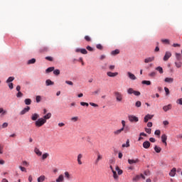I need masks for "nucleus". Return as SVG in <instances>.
Returning a JSON list of instances; mask_svg holds the SVG:
<instances>
[{
  "label": "nucleus",
  "instance_id": "obj_1",
  "mask_svg": "<svg viewBox=\"0 0 182 182\" xmlns=\"http://www.w3.org/2000/svg\"><path fill=\"white\" fill-rule=\"evenodd\" d=\"M114 96L116 99V102H117L118 103H122L123 102L124 97L122 92L119 91H115L114 92Z\"/></svg>",
  "mask_w": 182,
  "mask_h": 182
},
{
  "label": "nucleus",
  "instance_id": "obj_2",
  "mask_svg": "<svg viewBox=\"0 0 182 182\" xmlns=\"http://www.w3.org/2000/svg\"><path fill=\"white\" fill-rule=\"evenodd\" d=\"M45 123H46V120L45 119L39 118L35 122V126L36 127H42Z\"/></svg>",
  "mask_w": 182,
  "mask_h": 182
},
{
  "label": "nucleus",
  "instance_id": "obj_3",
  "mask_svg": "<svg viewBox=\"0 0 182 182\" xmlns=\"http://www.w3.org/2000/svg\"><path fill=\"white\" fill-rule=\"evenodd\" d=\"M128 119L131 122H135L136 123V122H139V118L134 115H129Z\"/></svg>",
  "mask_w": 182,
  "mask_h": 182
},
{
  "label": "nucleus",
  "instance_id": "obj_4",
  "mask_svg": "<svg viewBox=\"0 0 182 182\" xmlns=\"http://www.w3.org/2000/svg\"><path fill=\"white\" fill-rule=\"evenodd\" d=\"M170 58H171V52L166 51L165 53V55L164 56V62H167V60H168V59H170Z\"/></svg>",
  "mask_w": 182,
  "mask_h": 182
},
{
  "label": "nucleus",
  "instance_id": "obj_5",
  "mask_svg": "<svg viewBox=\"0 0 182 182\" xmlns=\"http://www.w3.org/2000/svg\"><path fill=\"white\" fill-rule=\"evenodd\" d=\"M97 159L95 160V164H99V161H100V160H102L103 159V156L102 154H100V152H97Z\"/></svg>",
  "mask_w": 182,
  "mask_h": 182
},
{
  "label": "nucleus",
  "instance_id": "obj_6",
  "mask_svg": "<svg viewBox=\"0 0 182 182\" xmlns=\"http://www.w3.org/2000/svg\"><path fill=\"white\" fill-rule=\"evenodd\" d=\"M127 75L128 76V77L131 80H136V79H137V77H136V75H134V74L130 73V72H127Z\"/></svg>",
  "mask_w": 182,
  "mask_h": 182
},
{
  "label": "nucleus",
  "instance_id": "obj_7",
  "mask_svg": "<svg viewBox=\"0 0 182 182\" xmlns=\"http://www.w3.org/2000/svg\"><path fill=\"white\" fill-rule=\"evenodd\" d=\"M161 139L162 143H164L165 146H167V135H166V134H162Z\"/></svg>",
  "mask_w": 182,
  "mask_h": 182
},
{
  "label": "nucleus",
  "instance_id": "obj_8",
  "mask_svg": "<svg viewBox=\"0 0 182 182\" xmlns=\"http://www.w3.org/2000/svg\"><path fill=\"white\" fill-rule=\"evenodd\" d=\"M82 159H83V154H79L77 155V164H78L80 166H82Z\"/></svg>",
  "mask_w": 182,
  "mask_h": 182
},
{
  "label": "nucleus",
  "instance_id": "obj_9",
  "mask_svg": "<svg viewBox=\"0 0 182 182\" xmlns=\"http://www.w3.org/2000/svg\"><path fill=\"white\" fill-rule=\"evenodd\" d=\"M31 110V107L27 106L26 108H24L23 110L21 111L20 114L22 116L25 114L26 113H28Z\"/></svg>",
  "mask_w": 182,
  "mask_h": 182
},
{
  "label": "nucleus",
  "instance_id": "obj_10",
  "mask_svg": "<svg viewBox=\"0 0 182 182\" xmlns=\"http://www.w3.org/2000/svg\"><path fill=\"white\" fill-rule=\"evenodd\" d=\"M173 106L171 105V104H168V105H165L163 107V110L164 112H168V110H171Z\"/></svg>",
  "mask_w": 182,
  "mask_h": 182
},
{
  "label": "nucleus",
  "instance_id": "obj_11",
  "mask_svg": "<svg viewBox=\"0 0 182 182\" xmlns=\"http://www.w3.org/2000/svg\"><path fill=\"white\" fill-rule=\"evenodd\" d=\"M154 115H151L150 114H148L145 116L144 117V122L147 123V122H149V120H151V119H153Z\"/></svg>",
  "mask_w": 182,
  "mask_h": 182
},
{
  "label": "nucleus",
  "instance_id": "obj_12",
  "mask_svg": "<svg viewBox=\"0 0 182 182\" xmlns=\"http://www.w3.org/2000/svg\"><path fill=\"white\" fill-rule=\"evenodd\" d=\"M38 119H39L38 114H36V113L32 114L31 120H33V122H36Z\"/></svg>",
  "mask_w": 182,
  "mask_h": 182
},
{
  "label": "nucleus",
  "instance_id": "obj_13",
  "mask_svg": "<svg viewBox=\"0 0 182 182\" xmlns=\"http://www.w3.org/2000/svg\"><path fill=\"white\" fill-rule=\"evenodd\" d=\"M139 161H140V160H139V159H128L129 164H137V163H139Z\"/></svg>",
  "mask_w": 182,
  "mask_h": 182
},
{
  "label": "nucleus",
  "instance_id": "obj_14",
  "mask_svg": "<svg viewBox=\"0 0 182 182\" xmlns=\"http://www.w3.org/2000/svg\"><path fill=\"white\" fill-rule=\"evenodd\" d=\"M177 171V168H173L171 171L169 172V176L171 177H174V176H176V173Z\"/></svg>",
  "mask_w": 182,
  "mask_h": 182
},
{
  "label": "nucleus",
  "instance_id": "obj_15",
  "mask_svg": "<svg viewBox=\"0 0 182 182\" xmlns=\"http://www.w3.org/2000/svg\"><path fill=\"white\" fill-rule=\"evenodd\" d=\"M107 76L109 77H115V76H117L119 75V73H112V72H107Z\"/></svg>",
  "mask_w": 182,
  "mask_h": 182
},
{
  "label": "nucleus",
  "instance_id": "obj_16",
  "mask_svg": "<svg viewBox=\"0 0 182 182\" xmlns=\"http://www.w3.org/2000/svg\"><path fill=\"white\" fill-rule=\"evenodd\" d=\"M144 149H149L151 146V144H150V141H144L142 144Z\"/></svg>",
  "mask_w": 182,
  "mask_h": 182
},
{
  "label": "nucleus",
  "instance_id": "obj_17",
  "mask_svg": "<svg viewBox=\"0 0 182 182\" xmlns=\"http://www.w3.org/2000/svg\"><path fill=\"white\" fill-rule=\"evenodd\" d=\"M164 82H166V83H173V82H174V78L166 77V78H165Z\"/></svg>",
  "mask_w": 182,
  "mask_h": 182
},
{
  "label": "nucleus",
  "instance_id": "obj_18",
  "mask_svg": "<svg viewBox=\"0 0 182 182\" xmlns=\"http://www.w3.org/2000/svg\"><path fill=\"white\" fill-rule=\"evenodd\" d=\"M154 60V57H149L144 60L145 63H150V62H153Z\"/></svg>",
  "mask_w": 182,
  "mask_h": 182
},
{
  "label": "nucleus",
  "instance_id": "obj_19",
  "mask_svg": "<svg viewBox=\"0 0 182 182\" xmlns=\"http://www.w3.org/2000/svg\"><path fill=\"white\" fill-rule=\"evenodd\" d=\"M122 132H123V129L122 128H121L119 129H117V130H115L114 132V136H119V134H122Z\"/></svg>",
  "mask_w": 182,
  "mask_h": 182
},
{
  "label": "nucleus",
  "instance_id": "obj_20",
  "mask_svg": "<svg viewBox=\"0 0 182 182\" xmlns=\"http://www.w3.org/2000/svg\"><path fill=\"white\" fill-rule=\"evenodd\" d=\"M52 117V114L50 112L48 113L47 114L44 115L42 119H45L46 120H49Z\"/></svg>",
  "mask_w": 182,
  "mask_h": 182
},
{
  "label": "nucleus",
  "instance_id": "obj_21",
  "mask_svg": "<svg viewBox=\"0 0 182 182\" xmlns=\"http://www.w3.org/2000/svg\"><path fill=\"white\" fill-rule=\"evenodd\" d=\"M46 86H52V85H55V82H53L50 80H46Z\"/></svg>",
  "mask_w": 182,
  "mask_h": 182
},
{
  "label": "nucleus",
  "instance_id": "obj_22",
  "mask_svg": "<svg viewBox=\"0 0 182 182\" xmlns=\"http://www.w3.org/2000/svg\"><path fill=\"white\" fill-rule=\"evenodd\" d=\"M155 70H157V72H159L161 75H163L164 73V70H163V68H161V66L156 67L155 68Z\"/></svg>",
  "mask_w": 182,
  "mask_h": 182
},
{
  "label": "nucleus",
  "instance_id": "obj_23",
  "mask_svg": "<svg viewBox=\"0 0 182 182\" xmlns=\"http://www.w3.org/2000/svg\"><path fill=\"white\" fill-rule=\"evenodd\" d=\"M116 171H117L119 176H122L123 174V170L120 169L118 166L115 168Z\"/></svg>",
  "mask_w": 182,
  "mask_h": 182
},
{
  "label": "nucleus",
  "instance_id": "obj_24",
  "mask_svg": "<svg viewBox=\"0 0 182 182\" xmlns=\"http://www.w3.org/2000/svg\"><path fill=\"white\" fill-rule=\"evenodd\" d=\"M65 178H63V175H60L58 178L55 180L56 182H63Z\"/></svg>",
  "mask_w": 182,
  "mask_h": 182
},
{
  "label": "nucleus",
  "instance_id": "obj_25",
  "mask_svg": "<svg viewBox=\"0 0 182 182\" xmlns=\"http://www.w3.org/2000/svg\"><path fill=\"white\" fill-rule=\"evenodd\" d=\"M40 52H48V50H49V48H48V46H43L40 48Z\"/></svg>",
  "mask_w": 182,
  "mask_h": 182
},
{
  "label": "nucleus",
  "instance_id": "obj_26",
  "mask_svg": "<svg viewBox=\"0 0 182 182\" xmlns=\"http://www.w3.org/2000/svg\"><path fill=\"white\" fill-rule=\"evenodd\" d=\"M120 53V50H112V52H111V55H112V56H116V55H119Z\"/></svg>",
  "mask_w": 182,
  "mask_h": 182
},
{
  "label": "nucleus",
  "instance_id": "obj_27",
  "mask_svg": "<svg viewBox=\"0 0 182 182\" xmlns=\"http://www.w3.org/2000/svg\"><path fill=\"white\" fill-rule=\"evenodd\" d=\"M55 70V67H50L46 70V73H50V72H53Z\"/></svg>",
  "mask_w": 182,
  "mask_h": 182
},
{
  "label": "nucleus",
  "instance_id": "obj_28",
  "mask_svg": "<svg viewBox=\"0 0 182 182\" xmlns=\"http://www.w3.org/2000/svg\"><path fill=\"white\" fill-rule=\"evenodd\" d=\"M142 85H146V86H150L151 85V81L150 80H143L141 82Z\"/></svg>",
  "mask_w": 182,
  "mask_h": 182
},
{
  "label": "nucleus",
  "instance_id": "obj_29",
  "mask_svg": "<svg viewBox=\"0 0 182 182\" xmlns=\"http://www.w3.org/2000/svg\"><path fill=\"white\" fill-rule=\"evenodd\" d=\"M34 151L37 156H42V151H41L39 149L35 148Z\"/></svg>",
  "mask_w": 182,
  "mask_h": 182
},
{
  "label": "nucleus",
  "instance_id": "obj_30",
  "mask_svg": "<svg viewBox=\"0 0 182 182\" xmlns=\"http://www.w3.org/2000/svg\"><path fill=\"white\" fill-rule=\"evenodd\" d=\"M122 129H123L124 133H129V132H130V127H129V126L122 127Z\"/></svg>",
  "mask_w": 182,
  "mask_h": 182
},
{
  "label": "nucleus",
  "instance_id": "obj_31",
  "mask_svg": "<svg viewBox=\"0 0 182 182\" xmlns=\"http://www.w3.org/2000/svg\"><path fill=\"white\" fill-rule=\"evenodd\" d=\"M45 178H46L45 176H41L40 177L38 178L37 181L43 182L45 181Z\"/></svg>",
  "mask_w": 182,
  "mask_h": 182
},
{
  "label": "nucleus",
  "instance_id": "obj_32",
  "mask_svg": "<svg viewBox=\"0 0 182 182\" xmlns=\"http://www.w3.org/2000/svg\"><path fill=\"white\" fill-rule=\"evenodd\" d=\"M161 42H162V43H165L166 45H170V40L168 39H161Z\"/></svg>",
  "mask_w": 182,
  "mask_h": 182
},
{
  "label": "nucleus",
  "instance_id": "obj_33",
  "mask_svg": "<svg viewBox=\"0 0 182 182\" xmlns=\"http://www.w3.org/2000/svg\"><path fill=\"white\" fill-rule=\"evenodd\" d=\"M154 151H156V153H160L161 151V148H160V146H157V145H156L154 146Z\"/></svg>",
  "mask_w": 182,
  "mask_h": 182
},
{
  "label": "nucleus",
  "instance_id": "obj_34",
  "mask_svg": "<svg viewBox=\"0 0 182 182\" xmlns=\"http://www.w3.org/2000/svg\"><path fill=\"white\" fill-rule=\"evenodd\" d=\"M122 147H130V140L127 139L126 144H122Z\"/></svg>",
  "mask_w": 182,
  "mask_h": 182
},
{
  "label": "nucleus",
  "instance_id": "obj_35",
  "mask_svg": "<svg viewBox=\"0 0 182 182\" xmlns=\"http://www.w3.org/2000/svg\"><path fill=\"white\" fill-rule=\"evenodd\" d=\"M25 105H29L32 103V100L27 98L24 100Z\"/></svg>",
  "mask_w": 182,
  "mask_h": 182
},
{
  "label": "nucleus",
  "instance_id": "obj_36",
  "mask_svg": "<svg viewBox=\"0 0 182 182\" xmlns=\"http://www.w3.org/2000/svg\"><path fill=\"white\" fill-rule=\"evenodd\" d=\"M6 113V110H4V108H0V114H1V116H5Z\"/></svg>",
  "mask_w": 182,
  "mask_h": 182
},
{
  "label": "nucleus",
  "instance_id": "obj_37",
  "mask_svg": "<svg viewBox=\"0 0 182 182\" xmlns=\"http://www.w3.org/2000/svg\"><path fill=\"white\" fill-rule=\"evenodd\" d=\"M14 80H15V77H9L6 80V82H7V83H11V82H14Z\"/></svg>",
  "mask_w": 182,
  "mask_h": 182
},
{
  "label": "nucleus",
  "instance_id": "obj_38",
  "mask_svg": "<svg viewBox=\"0 0 182 182\" xmlns=\"http://www.w3.org/2000/svg\"><path fill=\"white\" fill-rule=\"evenodd\" d=\"M112 173L114 180H117V178H119V176H117V173L116 172V171L112 170Z\"/></svg>",
  "mask_w": 182,
  "mask_h": 182
},
{
  "label": "nucleus",
  "instance_id": "obj_39",
  "mask_svg": "<svg viewBox=\"0 0 182 182\" xmlns=\"http://www.w3.org/2000/svg\"><path fill=\"white\" fill-rule=\"evenodd\" d=\"M36 62V59L32 58L28 61V65H32Z\"/></svg>",
  "mask_w": 182,
  "mask_h": 182
},
{
  "label": "nucleus",
  "instance_id": "obj_40",
  "mask_svg": "<svg viewBox=\"0 0 182 182\" xmlns=\"http://www.w3.org/2000/svg\"><path fill=\"white\" fill-rule=\"evenodd\" d=\"M64 174H65V178H67V180H70V174H69V172L65 171L64 173Z\"/></svg>",
  "mask_w": 182,
  "mask_h": 182
},
{
  "label": "nucleus",
  "instance_id": "obj_41",
  "mask_svg": "<svg viewBox=\"0 0 182 182\" xmlns=\"http://www.w3.org/2000/svg\"><path fill=\"white\" fill-rule=\"evenodd\" d=\"M176 58L177 59V60H181V54L178 53H176Z\"/></svg>",
  "mask_w": 182,
  "mask_h": 182
},
{
  "label": "nucleus",
  "instance_id": "obj_42",
  "mask_svg": "<svg viewBox=\"0 0 182 182\" xmlns=\"http://www.w3.org/2000/svg\"><path fill=\"white\" fill-rule=\"evenodd\" d=\"M141 178L140 175H136L134 178H133V181H139V179Z\"/></svg>",
  "mask_w": 182,
  "mask_h": 182
},
{
  "label": "nucleus",
  "instance_id": "obj_43",
  "mask_svg": "<svg viewBox=\"0 0 182 182\" xmlns=\"http://www.w3.org/2000/svg\"><path fill=\"white\" fill-rule=\"evenodd\" d=\"M134 92V90H133V88H129L127 90L128 95H133Z\"/></svg>",
  "mask_w": 182,
  "mask_h": 182
},
{
  "label": "nucleus",
  "instance_id": "obj_44",
  "mask_svg": "<svg viewBox=\"0 0 182 182\" xmlns=\"http://www.w3.org/2000/svg\"><path fill=\"white\" fill-rule=\"evenodd\" d=\"M48 157H49V154H48V153L43 154L42 156V159L46 160V159H48Z\"/></svg>",
  "mask_w": 182,
  "mask_h": 182
},
{
  "label": "nucleus",
  "instance_id": "obj_45",
  "mask_svg": "<svg viewBox=\"0 0 182 182\" xmlns=\"http://www.w3.org/2000/svg\"><path fill=\"white\" fill-rule=\"evenodd\" d=\"M175 65H176V68H181L182 63L181 61L175 62Z\"/></svg>",
  "mask_w": 182,
  "mask_h": 182
},
{
  "label": "nucleus",
  "instance_id": "obj_46",
  "mask_svg": "<svg viewBox=\"0 0 182 182\" xmlns=\"http://www.w3.org/2000/svg\"><path fill=\"white\" fill-rule=\"evenodd\" d=\"M80 53H82V55H87V50L85 48H81Z\"/></svg>",
  "mask_w": 182,
  "mask_h": 182
},
{
  "label": "nucleus",
  "instance_id": "obj_47",
  "mask_svg": "<svg viewBox=\"0 0 182 182\" xmlns=\"http://www.w3.org/2000/svg\"><path fill=\"white\" fill-rule=\"evenodd\" d=\"M156 75H157V73H156V72H151V73H150L149 74V76L150 77H156Z\"/></svg>",
  "mask_w": 182,
  "mask_h": 182
},
{
  "label": "nucleus",
  "instance_id": "obj_48",
  "mask_svg": "<svg viewBox=\"0 0 182 182\" xmlns=\"http://www.w3.org/2000/svg\"><path fill=\"white\" fill-rule=\"evenodd\" d=\"M53 74L55 75L56 76H58V75H60V70H53Z\"/></svg>",
  "mask_w": 182,
  "mask_h": 182
},
{
  "label": "nucleus",
  "instance_id": "obj_49",
  "mask_svg": "<svg viewBox=\"0 0 182 182\" xmlns=\"http://www.w3.org/2000/svg\"><path fill=\"white\" fill-rule=\"evenodd\" d=\"M85 39L87 42H92V38L89 36H85Z\"/></svg>",
  "mask_w": 182,
  "mask_h": 182
},
{
  "label": "nucleus",
  "instance_id": "obj_50",
  "mask_svg": "<svg viewBox=\"0 0 182 182\" xmlns=\"http://www.w3.org/2000/svg\"><path fill=\"white\" fill-rule=\"evenodd\" d=\"M114 163H116V160H114V159H111L109 160V165L112 166V164H114Z\"/></svg>",
  "mask_w": 182,
  "mask_h": 182
},
{
  "label": "nucleus",
  "instance_id": "obj_51",
  "mask_svg": "<svg viewBox=\"0 0 182 182\" xmlns=\"http://www.w3.org/2000/svg\"><path fill=\"white\" fill-rule=\"evenodd\" d=\"M77 120H79V117H74L71 118V122H76Z\"/></svg>",
  "mask_w": 182,
  "mask_h": 182
},
{
  "label": "nucleus",
  "instance_id": "obj_52",
  "mask_svg": "<svg viewBox=\"0 0 182 182\" xmlns=\"http://www.w3.org/2000/svg\"><path fill=\"white\" fill-rule=\"evenodd\" d=\"M80 105L81 106H86V107H89V103H87V102H81Z\"/></svg>",
  "mask_w": 182,
  "mask_h": 182
},
{
  "label": "nucleus",
  "instance_id": "obj_53",
  "mask_svg": "<svg viewBox=\"0 0 182 182\" xmlns=\"http://www.w3.org/2000/svg\"><path fill=\"white\" fill-rule=\"evenodd\" d=\"M41 100H42V97L40 95L36 96V100L37 103H39V102H41Z\"/></svg>",
  "mask_w": 182,
  "mask_h": 182
},
{
  "label": "nucleus",
  "instance_id": "obj_54",
  "mask_svg": "<svg viewBox=\"0 0 182 182\" xmlns=\"http://www.w3.org/2000/svg\"><path fill=\"white\" fill-rule=\"evenodd\" d=\"M135 106H136V107H141V102L137 101V102L135 103Z\"/></svg>",
  "mask_w": 182,
  "mask_h": 182
},
{
  "label": "nucleus",
  "instance_id": "obj_55",
  "mask_svg": "<svg viewBox=\"0 0 182 182\" xmlns=\"http://www.w3.org/2000/svg\"><path fill=\"white\" fill-rule=\"evenodd\" d=\"M133 95H134V96H140L141 93H140L139 91L134 90Z\"/></svg>",
  "mask_w": 182,
  "mask_h": 182
},
{
  "label": "nucleus",
  "instance_id": "obj_56",
  "mask_svg": "<svg viewBox=\"0 0 182 182\" xmlns=\"http://www.w3.org/2000/svg\"><path fill=\"white\" fill-rule=\"evenodd\" d=\"M97 49H99L100 50H102L103 49V46L102 44H97L96 46Z\"/></svg>",
  "mask_w": 182,
  "mask_h": 182
},
{
  "label": "nucleus",
  "instance_id": "obj_57",
  "mask_svg": "<svg viewBox=\"0 0 182 182\" xmlns=\"http://www.w3.org/2000/svg\"><path fill=\"white\" fill-rule=\"evenodd\" d=\"M146 133H148V134H151V129L150 128H145Z\"/></svg>",
  "mask_w": 182,
  "mask_h": 182
},
{
  "label": "nucleus",
  "instance_id": "obj_58",
  "mask_svg": "<svg viewBox=\"0 0 182 182\" xmlns=\"http://www.w3.org/2000/svg\"><path fill=\"white\" fill-rule=\"evenodd\" d=\"M177 105H181L182 106V98H179L176 100Z\"/></svg>",
  "mask_w": 182,
  "mask_h": 182
},
{
  "label": "nucleus",
  "instance_id": "obj_59",
  "mask_svg": "<svg viewBox=\"0 0 182 182\" xmlns=\"http://www.w3.org/2000/svg\"><path fill=\"white\" fill-rule=\"evenodd\" d=\"M161 134V132L159 129L156 130L155 132H154V134L156 136H160Z\"/></svg>",
  "mask_w": 182,
  "mask_h": 182
},
{
  "label": "nucleus",
  "instance_id": "obj_60",
  "mask_svg": "<svg viewBox=\"0 0 182 182\" xmlns=\"http://www.w3.org/2000/svg\"><path fill=\"white\" fill-rule=\"evenodd\" d=\"M164 90L166 92V95H170V90H168V88H167L166 87H164Z\"/></svg>",
  "mask_w": 182,
  "mask_h": 182
},
{
  "label": "nucleus",
  "instance_id": "obj_61",
  "mask_svg": "<svg viewBox=\"0 0 182 182\" xmlns=\"http://www.w3.org/2000/svg\"><path fill=\"white\" fill-rule=\"evenodd\" d=\"M22 96H23V93H22L21 91L16 94V97H22Z\"/></svg>",
  "mask_w": 182,
  "mask_h": 182
},
{
  "label": "nucleus",
  "instance_id": "obj_62",
  "mask_svg": "<svg viewBox=\"0 0 182 182\" xmlns=\"http://www.w3.org/2000/svg\"><path fill=\"white\" fill-rule=\"evenodd\" d=\"M90 52H93V50H95V49H93V48L90 47V46H87L86 48Z\"/></svg>",
  "mask_w": 182,
  "mask_h": 182
},
{
  "label": "nucleus",
  "instance_id": "obj_63",
  "mask_svg": "<svg viewBox=\"0 0 182 182\" xmlns=\"http://www.w3.org/2000/svg\"><path fill=\"white\" fill-rule=\"evenodd\" d=\"M65 83L67 85H69L70 86H73V82H72V81L66 80Z\"/></svg>",
  "mask_w": 182,
  "mask_h": 182
},
{
  "label": "nucleus",
  "instance_id": "obj_64",
  "mask_svg": "<svg viewBox=\"0 0 182 182\" xmlns=\"http://www.w3.org/2000/svg\"><path fill=\"white\" fill-rule=\"evenodd\" d=\"M100 93V89L96 90L92 92V95H99Z\"/></svg>",
  "mask_w": 182,
  "mask_h": 182
}]
</instances>
